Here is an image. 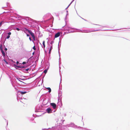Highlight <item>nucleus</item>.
<instances>
[{"instance_id":"f257e3e1","label":"nucleus","mask_w":130,"mask_h":130,"mask_svg":"<svg viewBox=\"0 0 130 130\" xmlns=\"http://www.w3.org/2000/svg\"><path fill=\"white\" fill-rule=\"evenodd\" d=\"M25 30L28 31V32L31 35V36H32L33 38V39L34 40H35V36H34V34L30 31L29 30L26 28H25Z\"/></svg>"},{"instance_id":"f03ea898","label":"nucleus","mask_w":130,"mask_h":130,"mask_svg":"<svg viewBox=\"0 0 130 130\" xmlns=\"http://www.w3.org/2000/svg\"><path fill=\"white\" fill-rule=\"evenodd\" d=\"M50 105L52 106L54 109H55L56 107V104L54 103H51Z\"/></svg>"},{"instance_id":"7ed1b4c3","label":"nucleus","mask_w":130,"mask_h":130,"mask_svg":"<svg viewBox=\"0 0 130 130\" xmlns=\"http://www.w3.org/2000/svg\"><path fill=\"white\" fill-rule=\"evenodd\" d=\"M60 34L59 32H58L55 34V38H57L60 35Z\"/></svg>"},{"instance_id":"20e7f679","label":"nucleus","mask_w":130,"mask_h":130,"mask_svg":"<svg viewBox=\"0 0 130 130\" xmlns=\"http://www.w3.org/2000/svg\"><path fill=\"white\" fill-rule=\"evenodd\" d=\"M46 110L47 111V112L48 113H50L52 112H51V108H47V109Z\"/></svg>"},{"instance_id":"39448f33","label":"nucleus","mask_w":130,"mask_h":130,"mask_svg":"<svg viewBox=\"0 0 130 130\" xmlns=\"http://www.w3.org/2000/svg\"><path fill=\"white\" fill-rule=\"evenodd\" d=\"M1 52L2 53L3 55V56H5V53H4V52L3 51V50H2V48H1Z\"/></svg>"},{"instance_id":"423d86ee","label":"nucleus","mask_w":130,"mask_h":130,"mask_svg":"<svg viewBox=\"0 0 130 130\" xmlns=\"http://www.w3.org/2000/svg\"><path fill=\"white\" fill-rule=\"evenodd\" d=\"M46 89L48 90L49 92L50 93L51 92V90L50 88V87H48Z\"/></svg>"},{"instance_id":"0eeeda50","label":"nucleus","mask_w":130,"mask_h":130,"mask_svg":"<svg viewBox=\"0 0 130 130\" xmlns=\"http://www.w3.org/2000/svg\"><path fill=\"white\" fill-rule=\"evenodd\" d=\"M26 93V91L24 92H23V91H21L20 92V93L22 94H23L25 93Z\"/></svg>"},{"instance_id":"6e6552de","label":"nucleus","mask_w":130,"mask_h":130,"mask_svg":"<svg viewBox=\"0 0 130 130\" xmlns=\"http://www.w3.org/2000/svg\"><path fill=\"white\" fill-rule=\"evenodd\" d=\"M42 44L44 47L45 48V41H43Z\"/></svg>"},{"instance_id":"1a4fd4ad","label":"nucleus","mask_w":130,"mask_h":130,"mask_svg":"<svg viewBox=\"0 0 130 130\" xmlns=\"http://www.w3.org/2000/svg\"><path fill=\"white\" fill-rule=\"evenodd\" d=\"M52 49V46H51V47L50 48L49 50V53L50 54L51 53V50Z\"/></svg>"},{"instance_id":"9d476101","label":"nucleus","mask_w":130,"mask_h":130,"mask_svg":"<svg viewBox=\"0 0 130 130\" xmlns=\"http://www.w3.org/2000/svg\"><path fill=\"white\" fill-rule=\"evenodd\" d=\"M17 67L19 68H24L25 67L24 66L21 67V66H17Z\"/></svg>"},{"instance_id":"9b49d317","label":"nucleus","mask_w":130,"mask_h":130,"mask_svg":"<svg viewBox=\"0 0 130 130\" xmlns=\"http://www.w3.org/2000/svg\"><path fill=\"white\" fill-rule=\"evenodd\" d=\"M47 70L46 69H45L44 71V73H46L47 72Z\"/></svg>"},{"instance_id":"f8f14e48","label":"nucleus","mask_w":130,"mask_h":130,"mask_svg":"<svg viewBox=\"0 0 130 130\" xmlns=\"http://www.w3.org/2000/svg\"><path fill=\"white\" fill-rule=\"evenodd\" d=\"M3 22V21H1V22H0V27L2 26Z\"/></svg>"},{"instance_id":"ddd939ff","label":"nucleus","mask_w":130,"mask_h":130,"mask_svg":"<svg viewBox=\"0 0 130 130\" xmlns=\"http://www.w3.org/2000/svg\"><path fill=\"white\" fill-rule=\"evenodd\" d=\"M33 49L34 50H36V48H35V46H34V47H33Z\"/></svg>"},{"instance_id":"4468645a","label":"nucleus","mask_w":130,"mask_h":130,"mask_svg":"<svg viewBox=\"0 0 130 130\" xmlns=\"http://www.w3.org/2000/svg\"><path fill=\"white\" fill-rule=\"evenodd\" d=\"M10 37V36L9 35H8L7 37V39H8Z\"/></svg>"},{"instance_id":"2eb2a0df","label":"nucleus","mask_w":130,"mask_h":130,"mask_svg":"<svg viewBox=\"0 0 130 130\" xmlns=\"http://www.w3.org/2000/svg\"><path fill=\"white\" fill-rule=\"evenodd\" d=\"M26 63V62H23L22 63V64H24Z\"/></svg>"},{"instance_id":"dca6fc26","label":"nucleus","mask_w":130,"mask_h":130,"mask_svg":"<svg viewBox=\"0 0 130 130\" xmlns=\"http://www.w3.org/2000/svg\"><path fill=\"white\" fill-rule=\"evenodd\" d=\"M16 29L18 31H19L20 30V29L19 28H16Z\"/></svg>"},{"instance_id":"f3484780","label":"nucleus","mask_w":130,"mask_h":130,"mask_svg":"<svg viewBox=\"0 0 130 130\" xmlns=\"http://www.w3.org/2000/svg\"><path fill=\"white\" fill-rule=\"evenodd\" d=\"M11 34V32H9V33H8V35H10Z\"/></svg>"},{"instance_id":"a211bd4d","label":"nucleus","mask_w":130,"mask_h":130,"mask_svg":"<svg viewBox=\"0 0 130 130\" xmlns=\"http://www.w3.org/2000/svg\"><path fill=\"white\" fill-rule=\"evenodd\" d=\"M29 70V69L28 68L26 69V71H28Z\"/></svg>"},{"instance_id":"6ab92c4d","label":"nucleus","mask_w":130,"mask_h":130,"mask_svg":"<svg viewBox=\"0 0 130 130\" xmlns=\"http://www.w3.org/2000/svg\"><path fill=\"white\" fill-rule=\"evenodd\" d=\"M29 40H30V41H31V38H30V37H29Z\"/></svg>"},{"instance_id":"aec40b11","label":"nucleus","mask_w":130,"mask_h":130,"mask_svg":"<svg viewBox=\"0 0 130 130\" xmlns=\"http://www.w3.org/2000/svg\"><path fill=\"white\" fill-rule=\"evenodd\" d=\"M5 50L6 51L7 50V49L6 48H5Z\"/></svg>"},{"instance_id":"412c9836","label":"nucleus","mask_w":130,"mask_h":130,"mask_svg":"<svg viewBox=\"0 0 130 130\" xmlns=\"http://www.w3.org/2000/svg\"><path fill=\"white\" fill-rule=\"evenodd\" d=\"M27 36L28 37L29 36V34H27Z\"/></svg>"},{"instance_id":"4be33fe9","label":"nucleus","mask_w":130,"mask_h":130,"mask_svg":"<svg viewBox=\"0 0 130 130\" xmlns=\"http://www.w3.org/2000/svg\"><path fill=\"white\" fill-rule=\"evenodd\" d=\"M19 63V62L18 61L17 62V63L18 64Z\"/></svg>"},{"instance_id":"5701e85b","label":"nucleus","mask_w":130,"mask_h":130,"mask_svg":"<svg viewBox=\"0 0 130 130\" xmlns=\"http://www.w3.org/2000/svg\"><path fill=\"white\" fill-rule=\"evenodd\" d=\"M34 52H33V53H32V54L33 55L34 54Z\"/></svg>"},{"instance_id":"b1692460","label":"nucleus","mask_w":130,"mask_h":130,"mask_svg":"<svg viewBox=\"0 0 130 130\" xmlns=\"http://www.w3.org/2000/svg\"><path fill=\"white\" fill-rule=\"evenodd\" d=\"M6 63H8V62H6Z\"/></svg>"},{"instance_id":"393cba45","label":"nucleus","mask_w":130,"mask_h":130,"mask_svg":"<svg viewBox=\"0 0 130 130\" xmlns=\"http://www.w3.org/2000/svg\"><path fill=\"white\" fill-rule=\"evenodd\" d=\"M2 47L1 46L0 48H1Z\"/></svg>"}]
</instances>
